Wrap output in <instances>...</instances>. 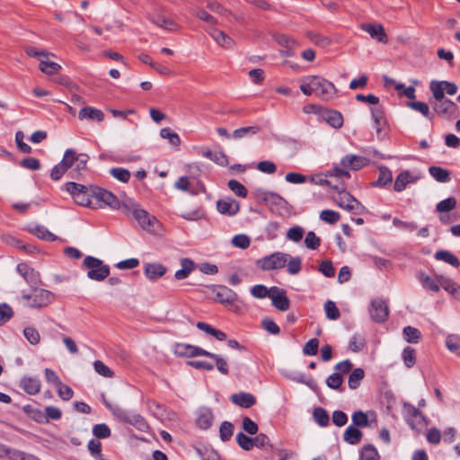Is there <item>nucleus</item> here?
I'll list each match as a JSON object with an SVG mask.
<instances>
[{
	"mask_svg": "<svg viewBox=\"0 0 460 460\" xmlns=\"http://www.w3.org/2000/svg\"><path fill=\"white\" fill-rule=\"evenodd\" d=\"M217 208L220 214L232 217L238 213L240 205L238 201L231 198H225L217 200Z\"/></svg>",
	"mask_w": 460,
	"mask_h": 460,
	"instance_id": "nucleus-18",
	"label": "nucleus"
},
{
	"mask_svg": "<svg viewBox=\"0 0 460 460\" xmlns=\"http://www.w3.org/2000/svg\"><path fill=\"white\" fill-rule=\"evenodd\" d=\"M420 179V175L412 174L410 171H402L398 174L395 179L394 189L397 192L405 190L406 186L410 183H414Z\"/></svg>",
	"mask_w": 460,
	"mask_h": 460,
	"instance_id": "nucleus-20",
	"label": "nucleus"
},
{
	"mask_svg": "<svg viewBox=\"0 0 460 460\" xmlns=\"http://www.w3.org/2000/svg\"><path fill=\"white\" fill-rule=\"evenodd\" d=\"M213 292L216 300L221 304H231L237 299V294L226 286H217Z\"/></svg>",
	"mask_w": 460,
	"mask_h": 460,
	"instance_id": "nucleus-22",
	"label": "nucleus"
},
{
	"mask_svg": "<svg viewBox=\"0 0 460 460\" xmlns=\"http://www.w3.org/2000/svg\"><path fill=\"white\" fill-rule=\"evenodd\" d=\"M160 137L164 139H167L169 143L173 146H179L181 144V138L179 135L172 131L170 128H164L160 130Z\"/></svg>",
	"mask_w": 460,
	"mask_h": 460,
	"instance_id": "nucleus-46",
	"label": "nucleus"
},
{
	"mask_svg": "<svg viewBox=\"0 0 460 460\" xmlns=\"http://www.w3.org/2000/svg\"><path fill=\"white\" fill-rule=\"evenodd\" d=\"M314 419L320 426L325 427L329 424L330 417L327 411L321 407H317L313 412Z\"/></svg>",
	"mask_w": 460,
	"mask_h": 460,
	"instance_id": "nucleus-50",
	"label": "nucleus"
},
{
	"mask_svg": "<svg viewBox=\"0 0 460 460\" xmlns=\"http://www.w3.org/2000/svg\"><path fill=\"white\" fill-rule=\"evenodd\" d=\"M142 207L139 203L136 202L133 199L125 197L121 200V206L120 209H122V212L127 217H134Z\"/></svg>",
	"mask_w": 460,
	"mask_h": 460,
	"instance_id": "nucleus-30",
	"label": "nucleus"
},
{
	"mask_svg": "<svg viewBox=\"0 0 460 460\" xmlns=\"http://www.w3.org/2000/svg\"><path fill=\"white\" fill-rule=\"evenodd\" d=\"M260 131L257 126H249L237 128L232 133V137L235 139H241L245 137H251L256 135Z\"/></svg>",
	"mask_w": 460,
	"mask_h": 460,
	"instance_id": "nucleus-39",
	"label": "nucleus"
},
{
	"mask_svg": "<svg viewBox=\"0 0 460 460\" xmlns=\"http://www.w3.org/2000/svg\"><path fill=\"white\" fill-rule=\"evenodd\" d=\"M429 89L432 93H435L438 90H440L441 93L445 95L447 93L448 95H454L457 93V85L455 83L448 81H431L429 84Z\"/></svg>",
	"mask_w": 460,
	"mask_h": 460,
	"instance_id": "nucleus-23",
	"label": "nucleus"
},
{
	"mask_svg": "<svg viewBox=\"0 0 460 460\" xmlns=\"http://www.w3.org/2000/svg\"><path fill=\"white\" fill-rule=\"evenodd\" d=\"M234 433V425L229 421H223L219 429L220 438L228 441Z\"/></svg>",
	"mask_w": 460,
	"mask_h": 460,
	"instance_id": "nucleus-58",
	"label": "nucleus"
},
{
	"mask_svg": "<svg viewBox=\"0 0 460 460\" xmlns=\"http://www.w3.org/2000/svg\"><path fill=\"white\" fill-rule=\"evenodd\" d=\"M365 376V372L362 368H355L349 376L348 385L352 390L357 389L360 385V382Z\"/></svg>",
	"mask_w": 460,
	"mask_h": 460,
	"instance_id": "nucleus-43",
	"label": "nucleus"
},
{
	"mask_svg": "<svg viewBox=\"0 0 460 460\" xmlns=\"http://www.w3.org/2000/svg\"><path fill=\"white\" fill-rule=\"evenodd\" d=\"M139 225V226L152 234H155L161 227L160 222L155 216L150 215L146 210L141 208L140 211L133 217Z\"/></svg>",
	"mask_w": 460,
	"mask_h": 460,
	"instance_id": "nucleus-11",
	"label": "nucleus"
},
{
	"mask_svg": "<svg viewBox=\"0 0 460 460\" xmlns=\"http://www.w3.org/2000/svg\"><path fill=\"white\" fill-rule=\"evenodd\" d=\"M333 189L337 190V196L334 198L336 204L342 209L349 212H358L362 207L360 202L350 193L345 190V188L339 184H334Z\"/></svg>",
	"mask_w": 460,
	"mask_h": 460,
	"instance_id": "nucleus-7",
	"label": "nucleus"
},
{
	"mask_svg": "<svg viewBox=\"0 0 460 460\" xmlns=\"http://www.w3.org/2000/svg\"><path fill=\"white\" fill-rule=\"evenodd\" d=\"M438 281L441 288L460 301V286L457 283L442 275L438 276Z\"/></svg>",
	"mask_w": 460,
	"mask_h": 460,
	"instance_id": "nucleus-29",
	"label": "nucleus"
},
{
	"mask_svg": "<svg viewBox=\"0 0 460 460\" xmlns=\"http://www.w3.org/2000/svg\"><path fill=\"white\" fill-rule=\"evenodd\" d=\"M144 272L148 279L155 280L165 274L166 268L160 263H146Z\"/></svg>",
	"mask_w": 460,
	"mask_h": 460,
	"instance_id": "nucleus-28",
	"label": "nucleus"
},
{
	"mask_svg": "<svg viewBox=\"0 0 460 460\" xmlns=\"http://www.w3.org/2000/svg\"><path fill=\"white\" fill-rule=\"evenodd\" d=\"M314 93L323 100L332 99L336 93V88L334 84L328 80L317 76L311 75Z\"/></svg>",
	"mask_w": 460,
	"mask_h": 460,
	"instance_id": "nucleus-9",
	"label": "nucleus"
},
{
	"mask_svg": "<svg viewBox=\"0 0 460 460\" xmlns=\"http://www.w3.org/2000/svg\"><path fill=\"white\" fill-rule=\"evenodd\" d=\"M93 198L103 202L113 209H120L121 201L111 191L103 189H94Z\"/></svg>",
	"mask_w": 460,
	"mask_h": 460,
	"instance_id": "nucleus-16",
	"label": "nucleus"
},
{
	"mask_svg": "<svg viewBox=\"0 0 460 460\" xmlns=\"http://www.w3.org/2000/svg\"><path fill=\"white\" fill-rule=\"evenodd\" d=\"M407 107L414 110L415 111L421 113L424 117L430 119V117H429L430 111H429V107L427 103H425L423 102H419V101L408 102Z\"/></svg>",
	"mask_w": 460,
	"mask_h": 460,
	"instance_id": "nucleus-53",
	"label": "nucleus"
},
{
	"mask_svg": "<svg viewBox=\"0 0 460 460\" xmlns=\"http://www.w3.org/2000/svg\"><path fill=\"white\" fill-rule=\"evenodd\" d=\"M360 28L369 33L371 38L377 40L379 42H387L388 38L382 24L362 23Z\"/></svg>",
	"mask_w": 460,
	"mask_h": 460,
	"instance_id": "nucleus-21",
	"label": "nucleus"
},
{
	"mask_svg": "<svg viewBox=\"0 0 460 460\" xmlns=\"http://www.w3.org/2000/svg\"><path fill=\"white\" fill-rule=\"evenodd\" d=\"M181 266V269L178 270L174 274L175 279L178 280L186 279L195 268L193 261L189 258L182 259Z\"/></svg>",
	"mask_w": 460,
	"mask_h": 460,
	"instance_id": "nucleus-35",
	"label": "nucleus"
},
{
	"mask_svg": "<svg viewBox=\"0 0 460 460\" xmlns=\"http://www.w3.org/2000/svg\"><path fill=\"white\" fill-rule=\"evenodd\" d=\"M456 200L454 198H447L438 202L437 204L436 209L440 213L449 212L453 210L456 208Z\"/></svg>",
	"mask_w": 460,
	"mask_h": 460,
	"instance_id": "nucleus-61",
	"label": "nucleus"
},
{
	"mask_svg": "<svg viewBox=\"0 0 460 460\" xmlns=\"http://www.w3.org/2000/svg\"><path fill=\"white\" fill-rule=\"evenodd\" d=\"M110 173L121 182H128L130 178L129 171L120 167L111 168Z\"/></svg>",
	"mask_w": 460,
	"mask_h": 460,
	"instance_id": "nucleus-59",
	"label": "nucleus"
},
{
	"mask_svg": "<svg viewBox=\"0 0 460 460\" xmlns=\"http://www.w3.org/2000/svg\"><path fill=\"white\" fill-rule=\"evenodd\" d=\"M55 299V295L39 287L31 288V294H23L22 300L25 306L31 308H42L50 305Z\"/></svg>",
	"mask_w": 460,
	"mask_h": 460,
	"instance_id": "nucleus-2",
	"label": "nucleus"
},
{
	"mask_svg": "<svg viewBox=\"0 0 460 460\" xmlns=\"http://www.w3.org/2000/svg\"><path fill=\"white\" fill-rule=\"evenodd\" d=\"M289 254L276 252L256 261V266L262 270H279L286 266Z\"/></svg>",
	"mask_w": 460,
	"mask_h": 460,
	"instance_id": "nucleus-8",
	"label": "nucleus"
},
{
	"mask_svg": "<svg viewBox=\"0 0 460 460\" xmlns=\"http://www.w3.org/2000/svg\"><path fill=\"white\" fill-rule=\"evenodd\" d=\"M369 160L366 157L356 155H347L341 158L340 164H335L332 169L326 171V176L349 179L350 177L349 170H360L367 166Z\"/></svg>",
	"mask_w": 460,
	"mask_h": 460,
	"instance_id": "nucleus-1",
	"label": "nucleus"
},
{
	"mask_svg": "<svg viewBox=\"0 0 460 460\" xmlns=\"http://www.w3.org/2000/svg\"><path fill=\"white\" fill-rule=\"evenodd\" d=\"M270 298L272 305L280 311H287L289 308L290 301L286 295V291L277 287L270 288Z\"/></svg>",
	"mask_w": 460,
	"mask_h": 460,
	"instance_id": "nucleus-17",
	"label": "nucleus"
},
{
	"mask_svg": "<svg viewBox=\"0 0 460 460\" xmlns=\"http://www.w3.org/2000/svg\"><path fill=\"white\" fill-rule=\"evenodd\" d=\"M111 429L104 423L96 424L93 428V434L98 439L107 438L111 436Z\"/></svg>",
	"mask_w": 460,
	"mask_h": 460,
	"instance_id": "nucleus-57",
	"label": "nucleus"
},
{
	"mask_svg": "<svg viewBox=\"0 0 460 460\" xmlns=\"http://www.w3.org/2000/svg\"><path fill=\"white\" fill-rule=\"evenodd\" d=\"M404 339L409 343H417L421 336L420 332L412 326H406L402 330Z\"/></svg>",
	"mask_w": 460,
	"mask_h": 460,
	"instance_id": "nucleus-48",
	"label": "nucleus"
},
{
	"mask_svg": "<svg viewBox=\"0 0 460 460\" xmlns=\"http://www.w3.org/2000/svg\"><path fill=\"white\" fill-rule=\"evenodd\" d=\"M174 353L180 357L206 356L208 351L193 345L178 343L174 346Z\"/></svg>",
	"mask_w": 460,
	"mask_h": 460,
	"instance_id": "nucleus-19",
	"label": "nucleus"
},
{
	"mask_svg": "<svg viewBox=\"0 0 460 460\" xmlns=\"http://www.w3.org/2000/svg\"><path fill=\"white\" fill-rule=\"evenodd\" d=\"M438 276L439 275L436 276L435 279H432L425 273L420 272L418 276V279L424 288L429 289L433 292H438L441 287L438 281Z\"/></svg>",
	"mask_w": 460,
	"mask_h": 460,
	"instance_id": "nucleus-33",
	"label": "nucleus"
},
{
	"mask_svg": "<svg viewBox=\"0 0 460 460\" xmlns=\"http://www.w3.org/2000/svg\"><path fill=\"white\" fill-rule=\"evenodd\" d=\"M365 345V338L360 334H355L349 341V348L353 352H359L364 349Z\"/></svg>",
	"mask_w": 460,
	"mask_h": 460,
	"instance_id": "nucleus-55",
	"label": "nucleus"
},
{
	"mask_svg": "<svg viewBox=\"0 0 460 460\" xmlns=\"http://www.w3.org/2000/svg\"><path fill=\"white\" fill-rule=\"evenodd\" d=\"M78 119L80 120L90 119L101 122L104 119V113L99 109L86 106L79 111Z\"/></svg>",
	"mask_w": 460,
	"mask_h": 460,
	"instance_id": "nucleus-25",
	"label": "nucleus"
},
{
	"mask_svg": "<svg viewBox=\"0 0 460 460\" xmlns=\"http://www.w3.org/2000/svg\"><path fill=\"white\" fill-rule=\"evenodd\" d=\"M446 346L451 352L460 355V337L455 334L448 335L446 339Z\"/></svg>",
	"mask_w": 460,
	"mask_h": 460,
	"instance_id": "nucleus-52",
	"label": "nucleus"
},
{
	"mask_svg": "<svg viewBox=\"0 0 460 460\" xmlns=\"http://www.w3.org/2000/svg\"><path fill=\"white\" fill-rule=\"evenodd\" d=\"M16 270L31 288L39 287L41 283L40 273L25 263H19L16 267Z\"/></svg>",
	"mask_w": 460,
	"mask_h": 460,
	"instance_id": "nucleus-14",
	"label": "nucleus"
},
{
	"mask_svg": "<svg viewBox=\"0 0 460 460\" xmlns=\"http://www.w3.org/2000/svg\"><path fill=\"white\" fill-rule=\"evenodd\" d=\"M352 425L355 427H367L368 425L367 415L362 411H357L351 417Z\"/></svg>",
	"mask_w": 460,
	"mask_h": 460,
	"instance_id": "nucleus-60",
	"label": "nucleus"
},
{
	"mask_svg": "<svg viewBox=\"0 0 460 460\" xmlns=\"http://www.w3.org/2000/svg\"><path fill=\"white\" fill-rule=\"evenodd\" d=\"M228 188L235 193L237 196L241 198H245L247 196V190L245 187L236 180H230L227 183Z\"/></svg>",
	"mask_w": 460,
	"mask_h": 460,
	"instance_id": "nucleus-62",
	"label": "nucleus"
},
{
	"mask_svg": "<svg viewBox=\"0 0 460 460\" xmlns=\"http://www.w3.org/2000/svg\"><path fill=\"white\" fill-rule=\"evenodd\" d=\"M324 119L334 128H340L343 124L342 115L336 111H330L326 112Z\"/></svg>",
	"mask_w": 460,
	"mask_h": 460,
	"instance_id": "nucleus-44",
	"label": "nucleus"
},
{
	"mask_svg": "<svg viewBox=\"0 0 460 460\" xmlns=\"http://www.w3.org/2000/svg\"><path fill=\"white\" fill-rule=\"evenodd\" d=\"M380 456L373 445H366L362 447L359 460H379Z\"/></svg>",
	"mask_w": 460,
	"mask_h": 460,
	"instance_id": "nucleus-47",
	"label": "nucleus"
},
{
	"mask_svg": "<svg viewBox=\"0 0 460 460\" xmlns=\"http://www.w3.org/2000/svg\"><path fill=\"white\" fill-rule=\"evenodd\" d=\"M304 234H305V230L303 227H301L299 226H295L288 229V231L287 233V237H288V239H289L295 243H298L302 240Z\"/></svg>",
	"mask_w": 460,
	"mask_h": 460,
	"instance_id": "nucleus-63",
	"label": "nucleus"
},
{
	"mask_svg": "<svg viewBox=\"0 0 460 460\" xmlns=\"http://www.w3.org/2000/svg\"><path fill=\"white\" fill-rule=\"evenodd\" d=\"M362 432L353 425H349L343 433V439L350 445H357L361 441Z\"/></svg>",
	"mask_w": 460,
	"mask_h": 460,
	"instance_id": "nucleus-34",
	"label": "nucleus"
},
{
	"mask_svg": "<svg viewBox=\"0 0 460 460\" xmlns=\"http://www.w3.org/2000/svg\"><path fill=\"white\" fill-rule=\"evenodd\" d=\"M320 219L328 224L333 225L341 219V215L334 210L325 209L320 213Z\"/></svg>",
	"mask_w": 460,
	"mask_h": 460,
	"instance_id": "nucleus-56",
	"label": "nucleus"
},
{
	"mask_svg": "<svg viewBox=\"0 0 460 460\" xmlns=\"http://www.w3.org/2000/svg\"><path fill=\"white\" fill-rule=\"evenodd\" d=\"M64 189L72 196L76 204L84 207H92V198L93 197V192L94 190H91L86 186L73 181L66 183Z\"/></svg>",
	"mask_w": 460,
	"mask_h": 460,
	"instance_id": "nucleus-4",
	"label": "nucleus"
},
{
	"mask_svg": "<svg viewBox=\"0 0 460 460\" xmlns=\"http://www.w3.org/2000/svg\"><path fill=\"white\" fill-rule=\"evenodd\" d=\"M231 401L233 403L243 407V408H250L256 402V398L250 393H238L234 394L231 396Z\"/></svg>",
	"mask_w": 460,
	"mask_h": 460,
	"instance_id": "nucleus-26",
	"label": "nucleus"
},
{
	"mask_svg": "<svg viewBox=\"0 0 460 460\" xmlns=\"http://www.w3.org/2000/svg\"><path fill=\"white\" fill-rule=\"evenodd\" d=\"M208 33L213 40L224 49H230L235 45L234 41L222 31L212 28L208 31Z\"/></svg>",
	"mask_w": 460,
	"mask_h": 460,
	"instance_id": "nucleus-24",
	"label": "nucleus"
},
{
	"mask_svg": "<svg viewBox=\"0 0 460 460\" xmlns=\"http://www.w3.org/2000/svg\"><path fill=\"white\" fill-rule=\"evenodd\" d=\"M393 180V174L390 169L386 166H381L379 168L378 179L373 183L374 186L384 187L388 183H391Z\"/></svg>",
	"mask_w": 460,
	"mask_h": 460,
	"instance_id": "nucleus-42",
	"label": "nucleus"
},
{
	"mask_svg": "<svg viewBox=\"0 0 460 460\" xmlns=\"http://www.w3.org/2000/svg\"><path fill=\"white\" fill-rule=\"evenodd\" d=\"M429 174L438 182H447L450 181L449 172L439 166H430Z\"/></svg>",
	"mask_w": 460,
	"mask_h": 460,
	"instance_id": "nucleus-40",
	"label": "nucleus"
},
{
	"mask_svg": "<svg viewBox=\"0 0 460 460\" xmlns=\"http://www.w3.org/2000/svg\"><path fill=\"white\" fill-rule=\"evenodd\" d=\"M67 163H68V156H65V155H63V158L61 160L60 163H58V164H56L51 172H50V178L54 181H58L61 179V177L66 172H68V166H67Z\"/></svg>",
	"mask_w": 460,
	"mask_h": 460,
	"instance_id": "nucleus-37",
	"label": "nucleus"
},
{
	"mask_svg": "<svg viewBox=\"0 0 460 460\" xmlns=\"http://www.w3.org/2000/svg\"><path fill=\"white\" fill-rule=\"evenodd\" d=\"M369 314L374 322L383 323L388 318V305L382 298H376L371 302Z\"/></svg>",
	"mask_w": 460,
	"mask_h": 460,
	"instance_id": "nucleus-12",
	"label": "nucleus"
},
{
	"mask_svg": "<svg viewBox=\"0 0 460 460\" xmlns=\"http://www.w3.org/2000/svg\"><path fill=\"white\" fill-rule=\"evenodd\" d=\"M23 335L31 345H37L40 341V335L37 329L29 326L24 328Z\"/></svg>",
	"mask_w": 460,
	"mask_h": 460,
	"instance_id": "nucleus-54",
	"label": "nucleus"
},
{
	"mask_svg": "<svg viewBox=\"0 0 460 460\" xmlns=\"http://www.w3.org/2000/svg\"><path fill=\"white\" fill-rule=\"evenodd\" d=\"M205 357H208L215 360L216 367L222 375H227L229 373L228 364L220 355L208 351V354Z\"/></svg>",
	"mask_w": 460,
	"mask_h": 460,
	"instance_id": "nucleus-45",
	"label": "nucleus"
},
{
	"mask_svg": "<svg viewBox=\"0 0 460 460\" xmlns=\"http://www.w3.org/2000/svg\"><path fill=\"white\" fill-rule=\"evenodd\" d=\"M286 265L288 267V272L290 275H296L302 269V260L300 257H292L289 255Z\"/></svg>",
	"mask_w": 460,
	"mask_h": 460,
	"instance_id": "nucleus-51",
	"label": "nucleus"
},
{
	"mask_svg": "<svg viewBox=\"0 0 460 460\" xmlns=\"http://www.w3.org/2000/svg\"><path fill=\"white\" fill-rule=\"evenodd\" d=\"M31 233L46 241H55L57 237L43 226H36L31 229Z\"/></svg>",
	"mask_w": 460,
	"mask_h": 460,
	"instance_id": "nucleus-49",
	"label": "nucleus"
},
{
	"mask_svg": "<svg viewBox=\"0 0 460 460\" xmlns=\"http://www.w3.org/2000/svg\"><path fill=\"white\" fill-rule=\"evenodd\" d=\"M403 409L405 420L412 429L420 431L427 427L428 422L425 416L416 407L410 403H404Z\"/></svg>",
	"mask_w": 460,
	"mask_h": 460,
	"instance_id": "nucleus-10",
	"label": "nucleus"
},
{
	"mask_svg": "<svg viewBox=\"0 0 460 460\" xmlns=\"http://www.w3.org/2000/svg\"><path fill=\"white\" fill-rule=\"evenodd\" d=\"M324 310L328 319L330 320H337L340 317V311L336 306L335 303L328 300L324 304Z\"/></svg>",
	"mask_w": 460,
	"mask_h": 460,
	"instance_id": "nucleus-64",
	"label": "nucleus"
},
{
	"mask_svg": "<svg viewBox=\"0 0 460 460\" xmlns=\"http://www.w3.org/2000/svg\"><path fill=\"white\" fill-rule=\"evenodd\" d=\"M65 156H68V174L73 179H79L87 170L89 155L83 153H77L74 149H66Z\"/></svg>",
	"mask_w": 460,
	"mask_h": 460,
	"instance_id": "nucleus-3",
	"label": "nucleus"
},
{
	"mask_svg": "<svg viewBox=\"0 0 460 460\" xmlns=\"http://www.w3.org/2000/svg\"><path fill=\"white\" fill-rule=\"evenodd\" d=\"M21 387L29 394L34 395L40 391L41 384L38 378L23 377L21 380Z\"/></svg>",
	"mask_w": 460,
	"mask_h": 460,
	"instance_id": "nucleus-31",
	"label": "nucleus"
},
{
	"mask_svg": "<svg viewBox=\"0 0 460 460\" xmlns=\"http://www.w3.org/2000/svg\"><path fill=\"white\" fill-rule=\"evenodd\" d=\"M262 199L271 208H282L287 204V201L280 195L270 191L264 192Z\"/></svg>",
	"mask_w": 460,
	"mask_h": 460,
	"instance_id": "nucleus-32",
	"label": "nucleus"
},
{
	"mask_svg": "<svg viewBox=\"0 0 460 460\" xmlns=\"http://www.w3.org/2000/svg\"><path fill=\"white\" fill-rule=\"evenodd\" d=\"M432 96L434 101L431 102V106L436 113L446 118L455 116L457 107L454 102L446 98L440 90L432 93Z\"/></svg>",
	"mask_w": 460,
	"mask_h": 460,
	"instance_id": "nucleus-6",
	"label": "nucleus"
},
{
	"mask_svg": "<svg viewBox=\"0 0 460 460\" xmlns=\"http://www.w3.org/2000/svg\"><path fill=\"white\" fill-rule=\"evenodd\" d=\"M118 415L124 422L134 426L140 431L146 432L149 429L147 422L140 414L119 410Z\"/></svg>",
	"mask_w": 460,
	"mask_h": 460,
	"instance_id": "nucleus-13",
	"label": "nucleus"
},
{
	"mask_svg": "<svg viewBox=\"0 0 460 460\" xmlns=\"http://www.w3.org/2000/svg\"><path fill=\"white\" fill-rule=\"evenodd\" d=\"M214 416L210 409L203 407L200 408L197 412V425L202 429H208L213 421Z\"/></svg>",
	"mask_w": 460,
	"mask_h": 460,
	"instance_id": "nucleus-27",
	"label": "nucleus"
},
{
	"mask_svg": "<svg viewBox=\"0 0 460 460\" xmlns=\"http://www.w3.org/2000/svg\"><path fill=\"white\" fill-rule=\"evenodd\" d=\"M83 265L88 269L87 277L93 280L102 281L110 275V267L95 257H85Z\"/></svg>",
	"mask_w": 460,
	"mask_h": 460,
	"instance_id": "nucleus-5",
	"label": "nucleus"
},
{
	"mask_svg": "<svg viewBox=\"0 0 460 460\" xmlns=\"http://www.w3.org/2000/svg\"><path fill=\"white\" fill-rule=\"evenodd\" d=\"M434 257L436 260L445 261L453 267L457 268L460 266L459 259L451 252L440 250L436 252Z\"/></svg>",
	"mask_w": 460,
	"mask_h": 460,
	"instance_id": "nucleus-38",
	"label": "nucleus"
},
{
	"mask_svg": "<svg viewBox=\"0 0 460 460\" xmlns=\"http://www.w3.org/2000/svg\"><path fill=\"white\" fill-rule=\"evenodd\" d=\"M4 456H7L10 460H40L39 457L32 454H28L15 448H11L0 443V458Z\"/></svg>",
	"mask_w": 460,
	"mask_h": 460,
	"instance_id": "nucleus-15",
	"label": "nucleus"
},
{
	"mask_svg": "<svg viewBox=\"0 0 460 460\" xmlns=\"http://www.w3.org/2000/svg\"><path fill=\"white\" fill-rule=\"evenodd\" d=\"M151 22L164 28L165 30L172 31L176 28V23L170 18L164 16L163 14H157L150 18Z\"/></svg>",
	"mask_w": 460,
	"mask_h": 460,
	"instance_id": "nucleus-41",
	"label": "nucleus"
},
{
	"mask_svg": "<svg viewBox=\"0 0 460 460\" xmlns=\"http://www.w3.org/2000/svg\"><path fill=\"white\" fill-rule=\"evenodd\" d=\"M40 70L48 75H52L58 74L61 70V66L56 62L49 60L48 58H43L40 61Z\"/></svg>",
	"mask_w": 460,
	"mask_h": 460,
	"instance_id": "nucleus-36",
	"label": "nucleus"
}]
</instances>
